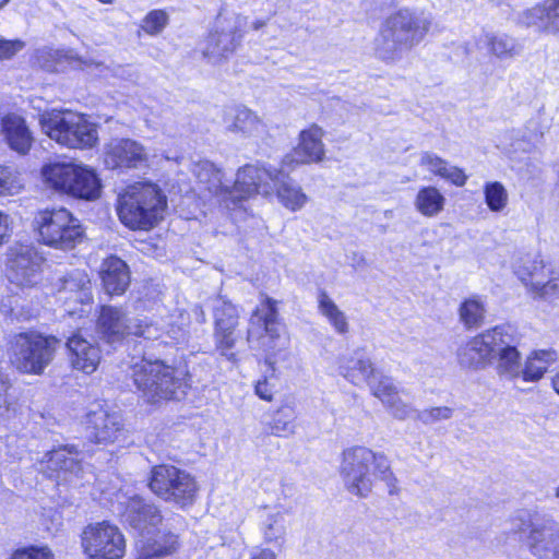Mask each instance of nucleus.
Segmentation results:
<instances>
[{"mask_svg": "<svg viewBox=\"0 0 559 559\" xmlns=\"http://www.w3.org/2000/svg\"><path fill=\"white\" fill-rule=\"evenodd\" d=\"M278 301L266 294H261L259 305L250 314V324L262 331L271 341L280 338L285 325L280 317Z\"/></svg>", "mask_w": 559, "mask_h": 559, "instance_id": "obj_27", "label": "nucleus"}, {"mask_svg": "<svg viewBox=\"0 0 559 559\" xmlns=\"http://www.w3.org/2000/svg\"><path fill=\"white\" fill-rule=\"evenodd\" d=\"M0 131L8 146L20 155L29 153L34 136L26 120L15 114L8 112L0 118Z\"/></svg>", "mask_w": 559, "mask_h": 559, "instance_id": "obj_28", "label": "nucleus"}, {"mask_svg": "<svg viewBox=\"0 0 559 559\" xmlns=\"http://www.w3.org/2000/svg\"><path fill=\"white\" fill-rule=\"evenodd\" d=\"M551 386L554 391L559 395V371L551 378Z\"/></svg>", "mask_w": 559, "mask_h": 559, "instance_id": "obj_55", "label": "nucleus"}, {"mask_svg": "<svg viewBox=\"0 0 559 559\" xmlns=\"http://www.w3.org/2000/svg\"><path fill=\"white\" fill-rule=\"evenodd\" d=\"M508 324H498L469 337L457 349L460 362L472 369H484L492 364L499 345L508 341Z\"/></svg>", "mask_w": 559, "mask_h": 559, "instance_id": "obj_14", "label": "nucleus"}, {"mask_svg": "<svg viewBox=\"0 0 559 559\" xmlns=\"http://www.w3.org/2000/svg\"><path fill=\"white\" fill-rule=\"evenodd\" d=\"M197 183L202 193L217 198L218 202L228 207L229 187L223 183V171L211 162L197 165L194 171Z\"/></svg>", "mask_w": 559, "mask_h": 559, "instance_id": "obj_29", "label": "nucleus"}, {"mask_svg": "<svg viewBox=\"0 0 559 559\" xmlns=\"http://www.w3.org/2000/svg\"><path fill=\"white\" fill-rule=\"evenodd\" d=\"M169 16L164 9H153L148 11L141 21L139 34L142 32L148 36L159 35L168 25Z\"/></svg>", "mask_w": 559, "mask_h": 559, "instance_id": "obj_42", "label": "nucleus"}, {"mask_svg": "<svg viewBox=\"0 0 559 559\" xmlns=\"http://www.w3.org/2000/svg\"><path fill=\"white\" fill-rule=\"evenodd\" d=\"M115 207L119 222L127 229L151 231L165 219L168 198L155 182L134 181L118 193Z\"/></svg>", "mask_w": 559, "mask_h": 559, "instance_id": "obj_3", "label": "nucleus"}, {"mask_svg": "<svg viewBox=\"0 0 559 559\" xmlns=\"http://www.w3.org/2000/svg\"><path fill=\"white\" fill-rule=\"evenodd\" d=\"M94 328L104 344L116 347L130 340L148 338L154 322L144 318L132 323L122 307L106 304L97 307Z\"/></svg>", "mask_w": 559, "mask_h": 559, "instance_id": "obj_11", "label": "nucleus"}, {"mask_svg": "<svg viewBox=\"0 0 559 559\" xmlns=\"http://www.w3.org/2000/svg\"><path fill=\"white\" fill-rule=\"evenodd\" d=\"M32 230L39 245L69 252L83 243L85 228L64 206L38 210L32 221Z\"/></svg>", "mask_w": 559, "mask_h": 559, "instance_id": "obj_8", "label": "nucleus"}, {"mask_svg": "<svg viewBox=\"0 0 559 559\" xmlns=\"http://www.w3.org/2000/svg\"><path fill=\"white\" fill-rule=\"evenodd\" d=\"M520 22L525 27H534L539 34H559V0H543L524 10Z\"/></svg>", "mask_w": 559, "mask_h": 559, "instance_id": "obj_25", "label": "nucleus"}, {"mask_svg": "<svg viewBox=\"0 0 559 559\" xmlns=\"http://www.w3.org/2000/svg\"><path fill=\"white\" fill-rule=\"evenodd\" d=\"M79 454L74 445H62L47 453V463L49 478L67 479L68 474H72L81 468L80 461L76 459Z\"/></svg>", "mask_w": 559, "mask_h": 559, "instance_id": "obj_31", "label": "nucleus"}, {"mask_svg": "<svg viewBox=\"0 0 559 559\" xmlns=\"http://www.w3.org/2000/svg\"><path fill=\"white\" fill-rule=\"evenodd\" d=\"M371 394L379 399L395 416L402 418L407 415V406L399 397V390L391 378L382 376L370 385Z\"/></svg>", "mask_w": 559, "mask_h": 559, "instance_id": "obj_37", "label": "nucleus"}, {"mask_svg": "<svg viewBox=\"0 0 559 559\" xmlns=\"http://www.w3.org/2000/svg\"><path fill=\"white\" fill-rule=\"evenodd\" d=\"M39 126L45 135L61 147L93 150L99 144V126L87 114L53 108L39 115Z\"/></svg>", "mask_w": 559, "mask_h": 559, "instance_id": "obj_5", "label": "nucleus"}, {"mask_svg": "<svg viewBox=\"0 0 559 559\" xmlns=\"http://www.w3.org/2000/svg\"><path fill=\"white\" fill-rule=\"evenodd\" d=\"M180 548V535L173 530L159 527L139 536L131 559H166L178 554Z\"/></svg>", "mask_w": 559, "mask_h": 559, "instance_id": "obj_18", "label": "nucleus"}, {"mask_svg": "<svg viewBox=\"0 0 559 559\" xmlns=\"http://www.w3.org/2000/svg\"><path fill=\"white\" fill-rule=\"evenodd\" d=\"M40 178L46 188L73 200L94 201L103 190L96 169L73 160L46 163L40 168Z\"/></svg>", "mask_w": 559, "mask_h": 559, "instance_id": "obj_6", "label": "nucleus"}, {"mask_svg": "<svg viewBox=\"0 0 559 559\" xmlns=\"http://www.w3.org/2000/svg\"><path fill=\"white\" fill-rule=\"evenodd\" d=\"M97 1L103 3V4H111V3H114V0H97Z\"/></svg>", "mask_w": 559, "mask_h": 559, "instance_id": "obj_57", "label": "nucleus"}, {"mask_svg": "<svg viewBox=\"0 0 559 559\" xmlns=\"http://www.w3.org/2000/svg\"><path fill=\"white\" fill-rule=\"evenodd\" d=\"M8 559H56V556L48 545L29 544L13 549Z\"/></svg>", "mask_w": 559, "mask_h": 559, "instance_id": "obj_47", "label": "nucleus"}, {"mask_svg": "<svg viewBox=\"0 0 559 559\" xmlns=\"http://www.w3.org/2000/svg\"><path fill=\"white\" fill-rule=\"evenodd\" d=\"M147 488L159 500L186 510L199 498L200 484L189 471L170 463L155 464L150 468Z\"/></svg>", "mask_w": 559, "mask_h": 559, "instance_id": "obj_9", "label": "nucleus"}, {"mask_svg": "<svg viewBox=\"0 0 559 559\" xmlns=\"http://www.w3.org/2000/svg\"><path fill=\"white\" fill-rule=\"evenodd\" d=\"M85 430L88 441L95 445L107 447L126 437L124 424L120 415L103 407L86 414Z\"/></svg>", "mask_w": 559, "mask_h": 559, "instance_id": "obj_17", "label": "nucleus"}, {"mask_svg": "<svg viewBox=\"0 0 559 559\" xmlns=\"http://www.w3.org/2000/svg\"><path fill=\"white\" fill-rule=\"evenodd\" d=\"M425 423H436L452 417L453 409L448 406H435L425 411Z\"/></svg>", "mask_w": 559, "mask_h": 559, "instance_id": "obj_50", "label": "nucleus"}, {"mask_svg": "<svg viewBox=\"0 0 559 559\" xmlns=\"http://www.w3.org/2000/svg\"><path fill=\"white\" fill-rule=\"evenodd\" d=\"M131 380L139 400L150 411L185 401L192 388L188 367L169 365L163 359H142L131 366Z\"/></svg>", "mask_w": 559, "mask_h": 559, "instance_id": "obj_1", "label": "nucleus"}, {"mask_svg": "<svg viewBox=\"0 0 559 559\" xmlns=\"http://www.w3.org/2000/svg\"><path fill=\"white\" fill-rule=\"evenodd\" d=\"M104 163L112 170L136 169L147 163V153L145 147L135 140L112 139L105 145Z\"/></svg>", "mask_w": 559, "mask_h": 559, "instance_id": "obj_20", "label": "nucleus"}, {"mask_svg": "<svg viewBox=\"0 0 559 559\" xmlns=\"http://www.w3.org/2000/svg\"><path fill=\"white\" fill-rule=\"evenodd\" d=\"M484 198L491 212L502 211L509 200L507 189L500 181H489L484 185Z\"/></svg>", "mask_w": 559, "mask_h": 559, "instance_id": "obj_45", "label": "nucleus"}, {"mask_svg": "<svg viewBox=\"0 0 559 559\" xmlns=\"http://www.w3.org/2000/svg\"><path fill=\"white\" fill-rule=\"evenodd\" d=\"M57 292L71 294L75 302L92 305V284L85 272L68 273L59 280Z\"/></svg>", "mask_w": 559, "mask_h": 559, "instance_id": "obj_33", "label": "nucleus"}, {"mask_svg": "<svg viewBox=\"0 0 559 559\" xmlns=\"http://www.w3.org/2000/svg\"><path fill=\"white\" fill-rule=\"evenodd\" d=\"M338 474L345 489L358 498L371 495L376 478L385 484L390 496H396L401 491L389 457L366 445L353 444L342 450Z\"/></svg>", "mask_w": 559, "mask_h": 559, "instance_id": "obj_2", "label": "nucleus"}, {"mask_svg": "<svg viewBox=\"0 0 559 559\" xmlns=\"http://www.w3.org/2000/svg\"><path fill=\"white\" fill-rule=\"evenodd\" d=\"M270 373L263 374L253 383L254 394L262 401L271 403L274 401L278 392V377L275 372V364L270 359H265Z\"/></svg>", "mask_w": 559, "mask_h": 559, "instance_id": "obj_41", "label": "nucleus"}, {"mask_svg": "<svg viewBox=\"0 0 559 559\" xmlns=\"http://www.w3.org/2000/svg\"><path fill=\"white\" fill-rule=\"evenodd\" d=\"M23 46L24 44L20 39L0 38V61L13 58Z\"/></svg>", "mask_w": 559, "mask_h": 559, "instance_id": "obj_49", "label": "nucleus"}, {"mask_svg": "<svg viewBox=\"0 0 559 559\" xmlns=\"http://www.w3.org/2000/svg\"><path fill=\"white\" fill-rule=\"evenodd\" d=\"M298 405L296 399L286 396L281 404L267 413V418L262 421L265 436L288 438L296 433L298 427Z\"/></svg>", "mask_w": 559, "mask_h": 559, "instance_id": "obj_23", "label": "nucleus"}, {"mask_svg": "<svg viewBox=\"0 0 559 559\" xmlns=\"http://www.w3.org/2000/svg\"><path fill=\"white\" fill-rule=\"evenodd\" d=\"M123 514L129 525L139 533V536L159 528L164 523L160 508L140 496L128 499Z\"/></svg>", "mask_w": 559, "mask_h": 559, "instance_id": "obj_22", "label": "nucleus"}, {"mask_svg": "<svg viewBox=\"0 0 559 559\" xmlns=\"http://www.w3.org/2000/svg\"><path fill=\"white\" fill-rule=\"evenodd\" d=\"M324 130L310 123L298 134V142L281 160L282 168L294 170L301 165L319 164L325 158Z\"/></svg>", "mask_w": 559, "mask_h": 559, "instance_id": "obj_16", "label": "nucleus"}, {"mask_svg": "<svg viewBox=\"0 0 559 559\" xmlns=\"http://www.w3.org/2000/svg\"><path fill=\"white\" fill-rule=\"evenodd\" d=\"M555 496L559 499V486L556 488Z\"/></svg>", "mask_w": 559, "mask_h": 559, "instance_id": "obj_59", "label": "nucleus"}, {"mask_svg": "<svg viewBox=\"0 0 559 559\" xmlns=\"http://www.w3.org/2000/svg\"><path fill=\"white\" fill-rule=\"evenodd\" d=\"M46 262L40 250L32 242L15 241L5 253L10 277L20 286L35 285Z\"/></svg>", "mask_w": 559, "mask_h": 559, "instance_id": "obj_15", "label": "nucleus"}, {"mask_svg": "<svg viewBox=\"0 0 559 559\" xmlns=\"http://www.w3.org/2000/svg\"><path fill=\"white\" fill-rule=\"evenodd\" d=\"M558 360L554 349H535L531 352L524 362L521 372L524 382H536L548 371L551 365Z\"/></svg>", "mask_w": 559, "mask_h": 559, "instance_id": "obj_34", "label": "nucleus"}, {"mask_svg": "<svg viewBox=\"0 0 559 559\" xmlns=\"http://www.w3.org/2000/svg\"><path fill=\"white\" fill-rule=\"evenodd\" d=\"M487 47L490 53L499 58L512 57L518 53V47L514 40L508 36L493 35L489 37Z\"/></svg>", "mask_w": 559, "mask_h": 559, "instance_id": "obj_48", "label": "nucleus"}, {"mask_svg": "<svg viewBox=\"0 0 559 559\" xmlns=\"http://www.w3.org/2000/svg\"><path fill=\"white\" fill-rule=\"evenodd\" d=\"M318 308L337 333L346 334L348 332V323L344 312L338 309L325 290L319 292Z\"/></svg>", "mask_w": 559, "mask_h": 559, "instance_id": "obj_40", "label": "nucleus"}, {"mask_svg": "<svg viewBox=\"0 0 559 559\" xmlns=\"http://www.w3.org/2000/svg\"><path fill=\"white\" fill-rule=\"evenodd\" d=\"M338 372L352 384L357 385L360 381H369L374 376L376 368L369 358L343 357L338 361Z\"/></svg>", "mask_w": 559, "mask_h": 559, "instance_id": "obj_38", "label": "nucleus"}, {"mask_svg": "<svg viewBox=\"0 0 559 559\" xmlns=\"http://www.w3.org/2000/svg\"><path fill=\"white\" fill-rule=\"evenodd\" d=\"M459 320L466 330H476L486 323L485 297L473 294L462 299L457 308Z\"/></svg>", "mask_w": 559, "mask_h": 559, "instance_id": "obj_32", "label": "nucleus"}, {"mask_svg": "<svg viewBox=\"0 0 559 559\" xmlns=\"http://www.w3.org/2000/svg\"><path fill=\"white\" fill-rule=\"evenodd\" d=\"M60 345L61 340L55 334L28 329L10 340L9 360L19 373L41 376L53 361Z\"/></svg>", "mask_w": 559, "mask_h": 559, "instance_id": "obj_7", "label": "nucleus"}, {"mask_svg": "<svg viewBox=\"0 0 559 559\" xmlns=\"http://www.w3.org/2000/svg\"><path fill=\"white\" fill-rule=\"evenodd\" d=\"M512 273L527 295L538 301L559 299V265L542 254H524L512 264Z\"/></svg>", "mask_w": 559, "mask_h": 559, "instance_id": "obj_10", "label": "nucleus"}, {"mask_svg": "<svg viewBox=\"0 0 559 559\" xmlns=\"http://www.w3.org/2000/svg\"><path fill=\"white\" fill-rule=\"evenodd\" d=\"M13 384L11 379L0 372V417L11 418L19 413L17 399L11 395Z\"/></svg>", "mask_w": 559, "mask_h": 559, "instance_id": "obj_44", "label": "nucleus"}, {"mask_svg": "<svg viewBox=\"0 0 559 559\" xmlns=\"http://www.w3.org/2000/svg\"><path fill=\"white\" fill-rule=\"evenodd\" d=\"M419 164L427 168L431 175L453 187L463 188L468 181V175L464 168L450 165L448 160L437 154L430 152L423 153Z\"/></svg>", "mask_w": 559, "mask_h": 559, "instance_id": "obj_30", "label": "nucleus"}, {"mask_svg": "<svg viewBox=\"0 0 559 559\" xmlns=\"http://www.w3.org/2000/svg\"><path fill=\"white\" fill-rule=\"evenodd\" d=\"M282 176V169L272 168L263 164H245L236 174V179L229 187L228 207H241L245 201L253 199L259 193L269 195V181L277 182Z\"/></svg>", "mask_w": 559, "mask_h": 559, "instance_id": "obj_13", "label": "nucleus"}, {"mask_svg": "<svg viewBox=\"0 0 559 559\" xmlns=\"http://www.w3.org/2000/svg\"><path fill=\"white\" fill-rule=\"evenodd\" d=\"M282 169V176L277 182L273 183V189L276 198L281 204L292 212L299 211L308 201V197L302 191L301 187L294 183V181L284 173L286 168Z\"/></svg>", "mask_w": 559, "mask_h": 559, "instance_id": "obj_35", "label": "nucleus"}, {"mask_svg": "<svg viewBox=\"0 0 559 559\" xmlns=\"http://www.w3.org/2000/svg\"><path fill=\"white\" fill-rule=\"evenodd\" d=\"M530 551L539 559H559V525L548 520L531 527L527 536Z\"/></svg>", "mask_w": 559, "mask_h": 559, "instance_id": "obj_26", "label": "nucleus"}, {"mask_svg": "<svg viewBox=\"0 0 559 559\" xmlns=\"http://www.w3.org/2000/svg\"><path fill=\"white\" fill-rule=\"evenodd\" d=\"M10 0H0V9L4 7Z\"/></svg>", "mask_w": 559, "mask_h": 559, "instance_id": "obj_58", "label": "nucleus"}, {"mask_svg": "<svg viewBox=\"0 0 559 559\" xmlns=\"http://www.w3.org/2000/svg\"><path fill=\"white\" fill-rule=\"evenodd\" d=\"M265 21L263 20H257L253 22V29H260L261 27L265 26Z\"/></svg>", "mask_w": 559, "mask_h": 559, "instance_id": "obj_56", "label": "nucleus"}, {"mask_svg": "<svg viewBox=\"0 0 559 559\" xmlns=\"http://www.w3.org/2000/svg\"><path fill=\"white\" fill-rule=\"evenodd\" d=\"M445 206V198L435 186L419 188L415 197V207L425 217H435Z\"/></svg>", "mask_w": 559, "mask_h": 559, "instance_id": "obj_39", "label": "nucleus"}, {"mask_svg": "<svg viewBox=\"0 0 559 559\" xmlns=\"http://www.w3.org/2000/svg\"><path fill=\"white\" fill-rule=\"evenodd\" d=\"M262 123L259 116L247 107H238L229 124V130L235 133H250Z\"/></svg>", "mask_w": 559, "mask_h": 559, "instance_id": "obj_43", "label": "nucleus"}, {"mask_svg": "<svg viewBox=\"0 0 559 559\" xmlns=\"http://www.w3.org/2000/svg\"><path fill=\"white\" fill-rule=\"evenodd\" d=\"M508 341H503L497 350L498 370L500 373H515L521 364V353L518 349L520 343L515 330L507 325Z\"/></svg>", "mask_w": 559, "mask_h": 559, "instance_id": "obj_36", "label": "nucleus"}, {"mask_svg": "<svg viewBox=\"0 0 559 559\" xmlns=\"http://www.w3.org/2000/svg\"><path fill=\"white\" fill-rule=\"evenodd\" d=\"M97 274L100 287L109 298L123 296L130 287V267L116 254H108L103 259Z\"/></svg>", "mask_w": 559, "mask_h": 559, "instance_id": "obj_21", "label": "nucleus"}, {"mask_svg": "<svg viewBox=\"0 0 559 559\" xmlns=\"http://www.w3.org/2000/svg\"><path fill=\"white\" fill-rule=\"evenodd\" d=\"M430 20L411 8H400L385 16L378 33L376 51L386 62L401 59L403 51L412 50L427 36Z\"/></svg>", "mask_w": 559, "mask_h": 559, "instance_id": "obj_4", "label": "nucleus"}, {"mask_svg": "<svg viewBox=\"0 0 559 559\" xmlns=\"http://www.w3.org/2000/svg\"><path fill=\"white\" fill-rule=\"evenodd\" d=\"M222 33L218 31L212 32L207 36V48L203 51L204 57H210L214 53L215 49L221 43Z\"/></svg>", "mask_w": 559, "mask_h": 559, "instance_id": "obj_53", "label": "nucleus"}, {"mask_svg": "<svg viewBox=\"0 0 559 559\" xmlns=\"http://www.w3.org/2000/svg\"><path fill=\"white\" fill-rule=\"evenodd\" d=\"M242 38V33L239 29L231 31V45L225 46L218 52V57L221 59H227L230 55H233L240 45Z\"/></svg>", "mask_w": 559, "mask_h": 559, "instance_id": "obj_51", "label": "nucleus"}, {"mask_svg": "<svg viewBox=\"0 0 559 559\" xmlns=\"http://www.w3.org/2000/svg\"><path fill=\"white\" fill-rule=\"evenodd\" d=\"M80 545L87 559H123L127 554L124 534L108 520L85 525L80 534Z\"/></svg>", "mask_w": 559, "mask_h": 559, "instance_id": "obj_12", "label": "nucleus"}, {"mask_svg": "<svg viewBox=\"0 0 559 559\" xmlns=\"http://www.w3.org/2000/svg\"><path fill=\"white\" fill-rule=\"evenodd\" d=\"M12 234L11 222L8 214L0 211V246L5 243Z\"/></svg>", "mask_w": 559, "mask_h": 559, "instance_id": "obj_52", "label": "nucleus"}, {"mask_svg": "<svg viewBox=\"0 0 559 559\" xmlns=\"http://www.w3.org/2000/svg\"><path fill=\"white\" fill-rule=\"evenodd\" d=\"M23 189L20 173L16 168L0 165V195H13Z\"/></svg>", "mask_w": 559, "mask_h": 559, "instance_id": "obj_46", "label": "nucleus"}, {"mask_svg": "<svg viewBox=\"0 0 559 559\" xmlns=\"http://www.w3.org/2000/svg\"><path fill=\"white\" fill-rule=\"evenodd\" d=\"M239 313L235 306L223 304L214 312V342L216 350L223 356H229L237 343Z\"/></svg>", "mask_w": 559, "mask_h": 559, "instance_id": "obj_24", "label": "nucleus"}, {"mask_svg": "<svg viewBox=\"0 0 559 559\" xmlns=\"http://www.w3.org/2000/svg\"><path fill=\"white\" fill-rule=\"evenodd\" d=\"M250 559H277V558L273 550H271L269 548H260L251 555Z\"/></svg>", "mask_w": 559, "mask_h": 559, "instance_id": "obj_54", "label": "nucleus"}, {"mask_svg": "<svg viewBox=\"0 0 559 559\" xmlns=\"http://www.w3.org/2000/svg\"><path fill=\"white\" fill-rule=\"evenodd\" d=\"M69 367L85 376L97 371L103 360V349L98 343L87 340L75 330L66 341Z\"/></svg>", "mask_w": 559, "mask_h": 559, "instance_id": "obj_19", "label": "nucleus"}]
</instances>
